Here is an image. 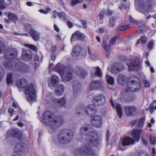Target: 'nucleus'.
Segmentation results:
<instances>
[{"instance_id":"2","label":"nucleus","mask_w":156,"mask_h":156,"mask_svg":"<svg viewBox=\"0 0 156 156\" xmlns=\"http://www.w3.org/2000/svg\"><path fill=\"white\" fill-rule=\"evenodd\" d=\"M17 54V51L15 49H11L6 51L5 54V58L8 61L4 64L5 68L12 71L19 70L22 73L27 72L29 69L28 66L24 64H17L14 62L15 61L17 60L16 58Z\"/></svg>"},{"instance_id":"28","label":"nucleus","mask_w":156,"mask_h":156,"mask_svg":"<svg viewBox=\"0 0 156 156\" xmlns=\"http://www.w3.org/2000/svg\"><path fill=\"white\" fill-rule=\"evenodd\" d=\"M24 150V147L23 145L21 144L18 143L17 144L14 148L15 151L18 154L23 152Z\"/></svg>"},{"instance_id":"13","label":"nucleus","mask_w":156,"mask_h":156,"mask_svg":"<svg viewBox=\"0 0 156 156\" xmlns=\"http://www.w3.org/2000/svg\"><path fill=\"white\" fill-rule=\"evenodd\" d=\"M67 68L60 62H58L56 65L53 70L54 71L58 73L61 76H62L63 73H64L66 70L67 69Z\"/></svg>"},{"instance_id":"42","label":"nucleus","mask_w":156,"mask_h":156,"mask_svg":"<svg viewBox=\"0 0 156 156\" xmlns=\"http://www.w3.org/2000/svg\"><path fill=\"white\" fill-rule=\"evenodd\" d=\"M130 27V26L129 24L122 25L120 27L119 30L120 31H122L127 30Z\"/></svg>"},{"instance_id":"33","label":"nucleus","mask_w":156,"mask_h":156,"mask_svg":"<svg viewBox=\"0 0 156 156\" xmlns=\"http://www.w3.org/2000/svg\"><path fill=\"white\" fill-rule=\"evenodd\" d=\"M115 107L119 117L121 118L122 115V112L120 104H116L115 105Z\"/></svg>"},{"instance_id":"23","label":"nucleus","mask_w":156,"mask_h":156,"mask_svg":"<svg viewBox=\"0 0 156 156\" xmlns=\"http://www.w3.org/2000/svg\"><path fill=\"white\" fill-rule=\"evenodd\" d=\"M32 58V54L30 51L24 50L22 56V58L25 61H28Z\"/></svg>"},{"instance_id":"18","label":"nucleus","mask_w":156,"mask_h":156,"mask_svg":"<svg viewBox=\"0 0 156 156\" xmlns=\"http://www.w3.org/2000/svg\"><path fill=\"white\" fill-rule=\"evenodd\" d=\"M142 131V129H134L132 130V137L136 141H139L140 139V135Z\"/></svg>"},{"instance_id":"55","label":"nucleus","mask_w":156,"mask_h":156,"mask_svg":"<svg viewBox=\"0 0 156 156\" xmlns=\"http://www.w3.org/2000/svg\"><path fill=\"white\" fill-rule=\"evenodd\" d=\"M154 42L151 41L148 42L147 44V47L150 49H151L153 47Z\"/></svg>"},{"instance_id":"14","label":"nucleus","mask_w":156,"mask_h":156,"mask_svg":"<svg viewBox=\"0 0 156 156\" xmlns=\"http://www.w3.org/2000/svg\"><path fill=\"white\" fill-rule=\"evenodd\" d=\"M105 101V97L103 94H100L94 98L93 102L98 106L103 105Z\"/></svg>"},{"instance_id":"5","label":"nucleus","mask_w":156,"mask_h":156,"mask_svg":"<svg viewBox=\"0 0 156 156\" xmlns=\"http://www.w3.org/2000/svg\"><path fill=\"white\" fill-rule=\"evenodd\" d=\"M96 111V107L93 104L90 105L86 107L82 105L78 107L76 109L75 115L78 116L84 112L89 116H92Z\"/></svg>"},{"instance_id":"49","label":"nucleus","mask_w":156,"mask_h":156,"mask_svg":"<svg viewBox=\"0 0 156 156\" xmlns=\"http://www.w3.org/2000/svg\"><path fill=\"white\" fill-rule=\"evenodd\" d=\"M51 11V9L49 8H48L47 10L40 9L39 12L42 13L47 14L49 12Z\"/></svg>"},{"instance_id":"48","label":"nucleus","mask_w":156,"mask_h":156,"mask_svg":"<svg viewBox=\"0 0 156 156\" xmlns=\"http://www.w3.org/2000/svg\"><path fill=\"white\" fill-rule=\"evenodd\" d=\"M144 124V119L142 118L138 121L137 125L139 127H142Z\"/></svg>"},{"instance_id":"24","label":"nucleus","mask_w":156,"mask_h":156,"mask_svg":"<svg viewBox=\"0 0 156 156\" xmlns=\"http://www.w3.org/2000/svg\"><path fill=\"white\" fill-rule=\"evenodd\" d=\"M20 132V130L17 128H14L9 129L7 133L9 136H14L16 137Z\"/></svg>"},{"instance_id":"7","label":"nucleus","mask_w":156,"mask_h":156,"mask_svg":"<svg viewBox=\"0 0 156 156\" xmlns=\"http://www.w3.org/2000/svg\"><path fill=\"white\" fill-rule=\"evenodd\" d=\"M135 4L136 9L144 14H147L151 10V5H146L143 0H135Z\"/></svg>"},{"instance_id":"47","label":"nucleus","mask_w":156,"mask_h":156,"mask_svg":"<svg viewBox=\"0 0 156 156\" xmlns=\"http://www.w3.org/2000/svg\"><path fill=\"white\" fill-rule=\"evenodd\" d=\"M115 19L113 17H111L110 18L109 24L110 26L112 28H114L115 26Z\"/></svg>"},{"instance_id":"30","label":"nucleus","mask_w":156,"mask_h":156,"mask_svg":"<svg viewBox=\"0 0 156 156\" xmlns=\"http://www.w3.org/2000/svg\"><path fill=\"white\" fill-rule=\"evenodd\" d=\"M80 51V46L79 45H76L73 49L72 55L74 57H76L79 55Z\"/></svg>"},{"instance_id":"61","label":"nucleus","mask_w":156,"mask_h":156,"mask_svg":"<svg viewBox=\"0 0 156 156\" xmlns=\"http://www.w3.org/2000/svg\"><path fill=\"white\" fill-rule=\"evenodd\" d=\"M107 16H110L112 15V11L108 9L107 11Z\"/></svg>"},{"instance_id":"9","label":"nucleus","mask_w":156,"mask_h":156,"mask_svg":"<svg viewBox=\"0 0 156 156\" xmlns=\"http://www.w3.org/2000/svg\"><path fill=\"white\" fill-rule=\"evenodd\" d=\"M140 65V60L138 58L130 60L128 65L129 70H137L139 69Z\"/></svg>"},{"instance_id":"54","label":"nucleus","mask_w":156,"mask_h":156,"mask_svg":"<svg viewBox=\"0 0 156 156\" xmlns=\"http://www.w3.org/2000/svg\"><path fill=\"white\" fill-rule=\"evenodd\" d=\"M109 38V36L108 35H106L104 37L103 42V44H107V41Z\"/></svg>"},{"instance_id":"38","label":"nucleus","mask_w":156,"mask_h":156,"mask_svg":"<svg viewBox=\"0 0 156 156\" xmlns=\"http://www.w3.org/2000/svg\"><path fill=\"white\" fill-rule=\"evenodd\" d=\"M93 69H95V72L94 73L95 75H96L99 77L102 76L101 71L99 67H97L96 68H94Z\"/></svg>"},{"instance_id":"32","label":"nucleus","mask_w":156,"mask_h":156,"mask_svg":"<svg viewBox=\"0 0 156 156\" xmlns=\"http://www.w3.org/2000/svg\"><path fill=\"white\" fill-rule=\"evenodd\" d=\"M135 81L131 80L130 78L128 79V80L126 84L127 88L128 91H131V88L133 87V85L134 84Z\"/></svg>"},{"instance_id":"63","label":"nucleus","mask_w":156,"mask_h":156,"mask_svg":"<svg viewBox=\"0 0 156 156\" xmlns=\"http://www.w3.org/2000/svg\"><path fill=\"white\" fill-rule=\"evenodd\" d=\"M12 106L13 107L15 108H19V105L18 104V103L16 102H13L12 103Z\"/></svg>"},{"instance_id":"45","label":"nucleus","mask_w":156,"mask_h":156,"mask_svg":"<svg viewBox=\"0 0 156 156\" xmlns=\"http://www.w3.org/2000/svg\"><path fill=\"white\" fill-rule=\"evenodd\" d=\"M103 46L105 50L107 52H108L110 50L111 47L109 45H108L107 44H103Z\"/></svg>"},{"instance_id":"34","label":"nucleus","mask_w":156,"mask_h":156,"mask_svg":"<svg viewBox=\"0 0 156 156\" xmlns=\"http://www.w3.org/2000/svg\"><path fill=\"white\" fill-rule=\"evenodd\" d=\"M74 95L76 96L80 93V87L78 86H73V87Z\"/></svg>"},{"instance_id":"56","label":"nucleus","mask_w":156,"mask_h":156,"mask_svg":"<svg viewBox=\"0 0 156 156\" xmlns=\"http://www.w3.org/2000/svg\"><path fill=\"white\" fill-rule=\"evenodd\" d=\"M142 143L145 146H147V139L143 137L141 139Z\"/></svg>"},{"instance_id":"12","label":"nucleus","mask_w":156,"mask_h":156,"mask_svg":"<svg viewBox=\"0 0 156 156\" xmlns=\"http://www.w3.org/2000/svg\"><path fill=\"white\" fill-rule=\"evenodd\" d=\"M104 88L101 81L100 80H93L91 83L90 86V90H94L101 89Z\"/></svg>"},{"instance_id":"29","label":"nucleus","mask_w":156,"mask_h":156,"mask_svg":"<svg viewBox=\"0 0 156 156\" xmlns=\"http://www.w3.org/2000/svg\"><path fill=\"white\" fill-rule=\"evenodd\" d=\"M51 81L52 85L55 87L58 85L60 80L59 77L57 76L54 75L51 77Z\"/></svg>"},{"instance_id":"6","label":"nucleus","mask_w":156,"mask_h":156,"mask_svg":"<svg viewBox=\"0 0 156 156\" xmlns=\"http://www.w3.org/2000/svg\"><path fill=\"white\" fill-rule=\"evenodd\" d=\"M44 99L47 103L53 102L59 106H63L66 103V99L64 97L56 99L54 98L53 94L51 93H49L47 94V96L44 98Z\"/></svg>"},{"instance_id":"37","label":"nucleus","mask_w":156,"mask_h":156,"mask_svg":"<svg viewBox=\"0 0 156 156\" xmlns=\"http://www.w3.org/2000/svg\"><path fill=\"white\" fill-rule=\"evenodd\" d=\"M58 16L62 20H67L68 17L65 14V13L63 12H61L57 13Z\"/></svg>"},{"instance_id":"8","label":"nucleus","mask_w":156,"mask_h":156,"mask_svg":"<svg viewBox=\"0 0 156 156\" xmlns=\"http://www.w3.org/2000/svg\"><path fill=\"white\" fill-rule=\"evenodd\" d=\"M24 92L27 99L28 101H35L36 94L33 84H30L26 87Z\"/></svg>"},{"instance_id":"35","label":"nucleus","mask_w":156,"mask_h":156,"mask_svg":"<svg viewBox=\"0 0 156 156\" xmlns=\"http://www.w3.org/2000/svg\"><path fill=\"white\" fill-rule=\"evenodd\" d=\"M107 83L111 85H113L114 84V81L113 78L107 74L105 77Z\"/></svg>"},{"instance_id":"46","label":"nucleus","mask_w":156,"mask_h":156,"mask_svg":"<svg viewBox=\"0 0 156 156\" xmlns=\"http://www.w3.org/2000/svg\"><path fill=\"white\" fill-rule=\"evenodd\" d=\"M25 46L28 47L34 51H36L37 50V47L35 46L33 44H25Z\"/></svg>"},{"instance_id":"21","label":"nucleus","mask_w":156,"mask_h":156,"mask_svg":"<svg viewBox=\"0 0 156 156\" xmlns=\"http://www.w3.org/2000/svg\"><path fill=\"white\" fill-rule=\"evenodd\" d=\"M76 75L80 77H84L86 74V73L83 68L77 67L75 70Z\"/></svg>"},{"instance_id":"53","label":"nucleus","mask_w":156,"mask_h":156,"mask_svg":"<svg viewBox=\"0 0 156 156\" xmlns=\"http://www.w3.org/2000/svg\"><path fill=\"white\" fill-rule=\"evenodd\" d=\"M105 14V11L102 10L99 13L98 16L100 19H102L103 18Z\"/></svg>"},{"instance_id":"64","label":"nucleus","mask_w":156,"mask_h":156,"mask_svg":"<svg viewBox=\"0 0 156 156\" xmlns=\"http://www.w3.org/2000/svg\"><path fill=\"white\" fill-rule=\"evenodd\" d=\"M4 3L6 5H9L11 3V0H4Z\"/></svg>"},{"instance_id":"20","label":"nucleus","mask_w":156,"mask_h":156,"mask_svg":"<svg viewBox=\"0 0 156 156\" xmlns=\"http://www.w3.org/2000/svg\"><path fill=\"white\" fill-rule=\"evenodd\" d=\"M28 82L25 79H22L18 80L16 83L17 87L21 88H26L27 86Z\"/></svg>"},{"instance_id":"3","label":"nucleus","mask_w":156,"mask_h":156,"mask_svg":"<svg viewBox=\"0 0 156 156\" xmlns=\"http://www.w3.org/2000/svg\"><path fill=\"white\" fill-rule=\"evenodd\" d=\"M42 122L45 125L48 126V131L50 133L55 130L63 123V120L61 117H56L53 113L49 111L45 112L42 115Z\"/></svg>"},{"instance_id":"15","label":"nucleus","mask_w":156,"mask_h":156,"mask_svg":"<svg viewBox=\"0 0 156 156\" xmlns=\"http://www.w3.org/2000/svg\"><path fill=\"white\" fill-rule=\"evenodd\" d=\"M125 111L126 114L128 116H134L137 113L136 108L133 106L126 107Z\"/></svg>"},{"instance_id":"17","label":"nucleus","mask_w":156,"mask_h":156,"mask_svg":"<svg viewBox=\"0 0 156 156\" xmlns=\"http://www.w3.org/2000/svg\"><path fill=\"white\" fill-rule=\"evenodd\" d=\"M117 79L118 83L122 86L127 84L128 80L127 77L123 74H119L117 77Z\"/></svg>"},{"instance_id":"44","label":"nucleus","mask_w":156,"mask_h":156,"mask_svg":"<svg viewBox=\"0 0 156 156\" xmlns=\"http://www.w3.org/2000/svg\"><path fill=\"white\" fill-rule=\"evenodd\" d=\"M140 40L141 42L142 43H145L147 41V38L145 37H141L140 39L138 40L137 44H138L139 43Z\"/></svg>"},{"instance_id":"26","label":"nucleus","mask_w":156,"mask_h":156,"mask_svg":"<svg viewBox=\"0 0 156 156\" xmlns=\"http://www.w3.org/2000/svg\"><path fill=\"white\" fill-rule=\"evenodd\" d=\"M119 66V63H115L113 65L111 69V71L113 73L116 74L122 70V66H121L120 68H117Z\"/></svg>"},{"instance_id":"19","label":"nucleus","mask_w":156,"mask_h":156,"mask_svg":"<svg viewBox=\"0 0 156 156\" xmlns=\"http://www.w3.org/2000/svg\"><path fill=\"white\" fill-rule=\"evenodd\" d=\"M134 140L132 138L127 136L124 138L122 141V145L123 146H126L134 144Z\"/></svg>"},{"instance_id":"59","label":"nucleus","mask_w":156,"mask_h":156,"mask_svg":"<svg viewBox=\"0 0 156 156\" xmlns=\"http://www.w3.org/2000/svg\"><path fill=\"white\" fill-rule=\"evenodd\" d=\"M129 21L130 23H134L137 24V23L136 21L133 18H132L131 17H129Z\"/></svg>"},{"instance_id":"25","label":"nucleus","mask_w":156,"mask_h":156,"mask_svg":"<svg viewBox=\"0 0 156 156\" xmlns=\"http://www.w3.org/2000/svg\"><path fill=\"white\" fill-rule=\"evenodd\" d=\"M65 87L64 86L60 84L58 87L57 88L55 89V94L58 96L62 95L64 91Z\"/></svg>"},{"instance_id":"1","label":"nucleus","mask_w":156,"mask_h":156,"mask_svg":"<svg viewBox=\"0 0 156 156\" xmlns=\"http://www.w3.org/2000/svg\"><path fill=\"white\" fill-rule=\"evenodd\" d=\"M91 128L89 124H85L80 129L78 140L85 144L76 149L74 152L76 156H97L91 148L97 147L100 144L99 137L96 132L93 131L87 132Z\"/></svg>"},{"instance_id":"10","label":"nucleus","mask_w":156,"mask_h":156,"mask_svg":"<svg viewBox=\"0 0 156 156\" xmlns=\"http://www.w3.org/2000/svg\"><path fill=\"white\" fill-rule=\"evenodd\" d=\"M90 122L92 125L97 128H100L102 125V119L101 116L96 115L91 119Z\"/></svg>"},{"instance_id":"16","label":"nucleus","mask_w":156,"mask_h":156,"mask_svg":"<svg viewBox=\"0 0 156 156\" xmlns=\"http://www.w3.org/2000/svg\"><path fill=\"white\" fill-rule=\"evenodd\" d=\"M76 37L80 41H83L85 38V36L84 34L79 31H76L72 35L71 38V42L75 40Z\"/></svg>"},{"instance_id":"40","label":"nucleus","mask_w":156,"mask_h":156,"mask_svg":"<svg viewBox=\"0 0 156 156\" xmlns=\"http://www.w3.org/2000/svg\"><path fill=\"white\" fill-rule=\"evenodd\" d=\"M5 49V45L4 43L0 41V54L3 52Z\"/></svg>"},{"instance_id":"57","label":"nucleus","mask_w":156,"mask_h":156,"mask_svg":"<svg viewBox=\"0 0 156 156\" xmlns=\"http://www.w3.org/2000/svg\"><path fill=\"white\" fill-rule=\"evenodd\" d=\"M4 74V71L3 70L1 69L0 70V80L3 77Z\"/></svg>"},{"instance_id":"60","label":"nucleus","mask_w":156,"mask_h":156,"mask_svg":"<svg viewBox=\"0 0 156 156\" xmlns=\"http://www.w3.org/2000/svg\"><path fill=\"white\" fill-rule=\"evenodd\" d=\"M156 154V150L154 147L152 148V156H155Z\"/></svg>"},{"instance_id":"31","label":"nucleus","mask_w":156,"mask_h":156,"mask_svg":"<svg viewBox=\"0 0 156 156\" xmlns=\"http://www.w3.org/2000/svg\"><path fill=\"white\" fill-rule=\"evenodd\" d=\"M8 16L9 20L15 23L18 20V17L14 13L9 12L8 13Z\"/></svg>"},{"instance_id":"62","label":"nucleus","mask_w":156,"mask_h":156,"mask_svg":"<svg viewBox=\"0 0 156 156\" xmlns=\"http://www.w3.org/2000/svg\"><path fill=\"white\" fill-rule=\"evenodd\" d=\"M56 54L55 53H53L51 55V59L52 61H54L56 57Z\"/></svg>"},{"instance_id":"36","label":"nucleus","mask_w":156,"mask_h":156,"mask_svg":"<svg viewBox=\"0 0 156 156\" xmlns=\"http://www.w3.org/2000/svg\"><path fill=\"white\" fill-rule=\"evenodd\" d=\"M13 82L12 74L9 73L7 74L6 78V82L8 84L12 83Z\"/></svg>"},{"instance_id":"52","label":"nucleus","mask_w":156,"mask_h":156,"mask_svg":"<svg viewBox=\"0 0 156 156\" xmlns=\"http://www.w3.org/2000/svg\"><path fill=\"white\" fill-rule=\"evenodd\" d=\"M155 123V121L154 119L153 118H151L150 120V122H149L147 124L148 126L149 127H151L152 125V124H154Z\"/></svg>"},{"instance_id":"50","label":"nucleus","mask_w":156,"mask_h":156,"mask_svg":"<svg viewBox=\"0 0 156 156\" xmlns=\"http://www.w3.org/2000/svg\"><path fill=\"white\" fill-rule=\"evenodd\" d=\"M80 2L79 0H72L71 1V5L74 6Z\"/></svg>"},{"instance_id":"41","label":"nucleus","mask_w":156,"mask_h":156,"mask_svg":"<svg viewBox=\"0 0 156 156\" xmlns=\"http://www.w3.org/2000/svg\"><path fill=\"white\" fill-rule=\"evenodd\" d=\"M149 140L151 144L153 146H154L156 144V138L155 136H150Z\"/></svg>"},{"instance_id":"27","label":"nucleus","mask_w":156,"mask_h":156,"mask_svg":"<svg viewBox=\"0 0 156 156\" xmlns=\"http://www.w3.org/2000/svg\"><path fill=\"white\" fill-rule=\"evenodd\" d=\"M133 87L131 88V91L133 92H137L139 91L141 88V84L138 82L135 81L134 84L133 85Z\"/></svg>"},{"instance_id":"22","label":"nucleus","mask_w":156,"mask_h":156,"mask_svg":"<svg viewBox=\"0 0 156 156\" xmlns=\"http://www.w3.org/2000/svg\"><path fill=\"white\" fill-rule=\"evenodd\" d=\"M31 36L33 39L35 41H38L40 39V34L36 30L33 29H31L30 31Z\"/></svg>"},{"instance_id":"43","label":"nucleus","mask_w":156,"mask_h":156,"mask_svg":"<svg viewBox=\"0 0 156 156\" xmlns=\"http://www.w3.org/2000/svg\"><path fill=\"white\" fill-rule=\"evenodd\" d=\"M118 38L117 36H115L113 37L110 41L109 45L110 46H113L115 43L116 40Z\"/></svg>"},{"instance_id":"51","label":"nucleus","mask_w":156,"mask_h":156,"mask_svg":"<svg viewBox=\"0 0 156 156\" xmlns=\"http://www.w3.org/2000/svg\"><path fill=\"white\" fill-rule=\"evenodd\" d=\"M143 82L146 87L148 88L150 87V84L149 82L148 81L146 80H143Z\"/></svg>"},{"instance_id":"4","label":"nucleus","mask_w":156,"mask_h":156,"mask_svg":"<svg viewBox=\"0 0 156 156\" xmlns=\"http://www.w3.org/2000/svg\"><path fill=\"white\" fill-rule=\"evenodd\" d=\"M73 133L70 129H66L61 131L58 136V141L62 144H66L70 142L73 138Z\"/></svg>"},{"instance_id":"11","label":"nucleus","mask_w":156,"mask_h":156,"mask_svg":"<svg viewBox=\"0 0 156 156\" xmlns=\"http://www.w3.org/2000/svg\"><path fill=\"white\" fill-rule=\"evenodd\" d=\"M62 77V80L64 82L69 81H70L73 77V70L70 68L68 67L66 69Z\"/></svg>"},{"instance_id":"58","label":"nucleus","mask_w":156,"mask_h":156,"mask_svg":"<svg viewBox=\"0 0 156 156\" xmlns=\"http://www.w3.org/2000/svg\"><path fill=\"white\" fill-rule=\"evenodd\" d=\"M8 112L10 114V116H12V114L14 112L13 109L12 108H10L8 109Z\"/></svg>"},{"instance_id":"39","label":"nucleus","mask_w":156,"mask_h":156,"mask_svg":"<svg viewBox=\"0 0 156 156\" xmlns=\"http://www.w3.org/2000/svg\"><path fill=\"white\" fill-rule=\"evenodd\" d=\"M88 54L90 55V57L91 59L96 60L97 58L98 55L97 54L93 53H92L91 51L90 50L89 47H88Z\"/></svg>"}]
</instances>
